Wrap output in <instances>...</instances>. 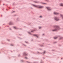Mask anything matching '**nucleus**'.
<instances>
[{
  "instance_id": "6",
  "label": "nucleus",
  "mask_w": 63,
  "mask_h": 63,
  "mask_svg": "<svg viewBox=\"0 0 63 63\" xmlns=\"http://www.w3.org/2000/svg\"><path fill=\"white\" fill-rule=\"evenodd\" d=\"M52 30L53 31H56V30H57L56 29H55V30Z\"/></svg>"
},
{
  "instance_id": "5",
  "label": "nucleus",
  "mask_w": 63,
  "mask_h": 63,
  "mask_svg": "<svg viewBox=\"0 0 63 63\" xmlns=\"http://www.w3.org/2000/svg\"><path fill=\"white\" fill-rule=\"evenodd\" d=\"M60 6H63V4H61L60 5Z\"/></svg>"
},
{
  "instance_id": "1",
  "label": "nucleus",
  "mask_w": 63,
  "mask_h": 63,
  "mask_svg": "<svg viewBox=\"0 0 63 63\" xmlns=\"http://www.w3.org/2000/svg\"><path fill=\"white\" fill-rule=\"evenodd\" d=\"M35 7H37V8H43V6H38L37 5H33Z\"/></svg>"
},
{
  "instance_id": "9",
  "label": "nucleus",
  "mask_w": 63,
  "mask_h": 63,
  "mask_svg": "<svg viewBox=\"0 0 63 63\" xmlns=\"http://www.w3.org/2000/svg\"><path fill=\"white\" fill-rule=\"evenodd\" d=\"M14 28H15V29H17V28H16V27H14Z\"/></svg>"
},
{
  "instance_id": "16",
  "label": "nucleus",
  "mask_w": 63,
  "mask_h": 63,
  "mask_svg": "<svg viewBox=\"0 0 63 63\" xmlns=\"http://www.w3.org/2000/svg\"><path fill=\"white\" fill-rule=\"evenodd\" d=\"M25 58H26V59H27V57H25Z\"/></svg>"
},
{
  "instance_id": "13",
  "label": "nucleus",
  "mask_w": 63,
  "mask_h": 63,
  "mask_svg": "<svg viewBox=\"0 0 63 63\" xmlns=\"http://www.w3.org/2000/svg\"><path fill=\"white\" fill-rule=\"evenodd\" d=\"M34 3H38V2H35V1H34Z\"/></svg>"
},
{
  "instance_id": "10",
  "label": "nucleus",
  "mask_w": 63,
  "mask_h": 63,
  "mask_svg": "<svg viewBox=\"0 0 63 63\" xmlns=\"http://www.w3.org/2000/svg\"><path fill=\"white\" fill-rule=\"evenodd\" d=\"M34 36H36V37H38V35H34Z\"/></svg>"
},
{
  "instance_id": "11",
  "label": "nucleus",
  "mask_w": 63,
  "mask_h": 63,
  "mask_svg": "<svg viewBox=\"0 0 63 63\" xmlns=\"http://www.w3.org/2000/svg\"><path fill=\"white\" fill-rule=\"evenodd\" d=\"M41 27H39V29H41Z\"/></svg>"
},
{
  "instance_id": "2",
  "label": "nucleus",
  "mask_w": 63,
  "mask_h": 63,
  "mask_svg": "<svg viewBox=\"0 0 63 63\" xmlns=\"http://www.w3.org/2000/svg\"><path fill=\"white\" fill-rule=\"evenodd\" d=\"M46 8H47V9L49 11H50V10H51V9H50V7H46Z\"/></svg>"
},
{
  "instance_id": "8",
  "label": "nucleus",
  "mask_w": 63,
  "mask_h": 63,
  "mask_svg": "<svg viewBox=\"0 0 63 63\" xmlns=\"http://www.w3.org/2000/svg\"><path fill=\"white\" fill-rule=\"evenodd\" d=\"M54 38L55 39H57V37H54Z\"/></svg>"
},
{
  "instance_id": "7",
  "label": "nucleus",
  "mask_w": 63,
  "mask_h": 63,
  "mask_svg": "<svg viewBox=\"0 0 63 63\" xmlns=\"http://www.w3.org/2000/svg\"><path fill=\"white\" fill-rule=\"evenodd\" d=\"M56 27L57 28V29H59V27L58 26H57Z\"/></svg>"
},
{
  "instance_id": "4",
  "label": "nucleus",
  "mask_w": 63,
  "mask_h": 63,
  "mask_svg": "<svg viewBox=\"0 0 63 63\" xmlns=\"http://www.w3.org/2000/svg\"><path fill=\"white\" fill-rule=\"evenodd\" d=\"M54 14H55V15H58V14H59V13H58L55 12H54Z\"/></svg>"
},
{
  "instance_id": "21",
  "label": "nucleus",
  "mask_w": 63,
  "mask_h": 63,
  "mask_svg": "<svg viewBox=\"0 0 63 63\" xmlns=\"http://www.w3.org/2000/svg\"><path fill=\"white\" fill-rule=\"evenodd\" d=\"M43 35H44V34H43Z\"/></svg>"
},
{
  "instance_id": "20",
  "label": "nucleus",
  "mask_w": 63,
  "mask_h": 63,
  "mask_svg": "<svg viewBox=\"0 0 63 63\" xmlns=\"http://www.w3.org/2000/svg\"><path fill=\"white\" fill-rule=\"evenodd\" d=\"M3 5H4V4H3Z\"/></svg>"
},
{
  "instance_id": "3",
  "label": "nucleus",
  "mask_w": 63,
  "mask_h": 63,
  "mask_svg": "<svg viewBox=\"0 0 63 63\" xmlns=\"http://www.w3.org/2000/svg\"><path fill=\"white\" fill-rule=\"evenodd\" d=\"M55 19L56 21H58L59 20V19H58V18H57V17H55Z\"/></svg>"
},
{
  "instance_id": "18",
  "label": "nucleus",
  "mask_w": 63,
  "mask_h": 63,
  "mask_svg": "<svg viewBox=\"0 0 63 63\" xmlns=\"http://www.w3.org/2000/svg\"><path fill=\"white\" fill-rule=\"evenodd\" d=\"M10 24V25H11V24Z\"/></svg>"
},
{
  "instance_id": "17",
  "label": "nucleus",
  "mask_w": 63,
  "mask_h": 63,
  "mask_svg": "<svg viewBox=\"0 0 63 63\" xmlns=\"http://www.w3.org/2000/svg\"><path fill=\"white\" fill-rule=\"evenodd\" d=\"M25 55H26V53H25Z\"/></svg>"
},
{
  "instance_id": "15",
  "label": "nucleus",
  "mask_w": 63,
  "mask_h": 63,
  "mask_svg": "<svg viewBox=\"0 0 63 63\" xmlns=\"http://www.w3.org/2000/svg\"><path fill=\"white\" fill-rule=\"evenodd\" d=\"M40 17H42V16H40Z\"/></svg>"
},
{
  "instance_id": "14",
  "label": "nucleus",
  "mask_w": 63,
  "mask_h": 63,
  "mask_svg": "<svg viewBox=\"0 0 63 63\" xmlns=\"http://www.w3.org/2000/svg\"><path fill=\"white\" fill-rule=\"evenodd\" d=\"M45 51H44V52L43 53H45Z\"/></svg>"
},
{
  "instance_id": "12",
  "label": "nucleus",
  "mask_w": 63,
  "mask_h": 63,
  "mask_svg": "<svg viewBox=\"0 0 63 63\" xmlns=\"http://www.w3.org/2000/svg\"><path fill=\"white\" fill-rule=\"evenodd\" d=\"M60 15H61V16H62V15L61 14Z\"/></svg>"
},
{
  "instance_id": "19",
  "label": "nucleus",
  "mask_w": 63,
  "mask_h": 63,
  "mask_svg": "<svg viewBox=\"0 0 63 63\" xmlns=\"http://www.w3.org/2000/svg\"><path fill=\"white\" fill-rule=\"evenodd\" d=\"M62 59V58H61V59Z\"/></svg>"
}]
</instances>
